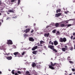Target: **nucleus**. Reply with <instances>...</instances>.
Wrapping results in <instances>:
<instances>
[{
	"instance_id": "f257e3e1",
	"label": "nucleus",
	"mask_w": 75,
	"mask_h": 75,
	"mask_svg": "<svg viewBox=\"0 0 75 75\" xmlns=\"http://www.w3.org/2000/svg\"><path fill=\"white\" fill-rule=\"evenodd\" d=\"M58 65V64L57 63H54L53 64L52 62H51V65H49V68L52 69H54V68L53 67H54V66L57 67Z\"/></svg>"
},
{
	"instance_id": "f03ea898",
	"label": "nucleus",
	"mask_w": 75,
	"mask_h": 75,
	"mask_svg": "<svg viewBox=\"0 0 75 75\" xmlns=\"http://www.w3.org/2000/svg\"><path fill=\"white\" fill-rule=\"evenodd\" d=\"M59 40L60 42H65L67 41V39L66 38H60Z\"/></svg>"
},
{
	"instance_id": "7ed1b4c3",
	"label": "nucleus",
	"mask_w": 75,
	"mask_h": 75,
	"mask_svg": "<svg viewBox=\"0 0 75 75\" xmlns=\"http://www.w3.org/2000/svg\"><path fill=\"white\" fill-rule=\"evenodd\" d=\"M13 54L14 55H15V57H16V56H18L19 57H21L22 56V55H21V54L19 53L18 52H14L13 53Z\"/></svg>"
},
{
	"instance_id": "20e7f679",
	"label": "nucleus",
	"mask_w": 75,
	"mask_h": 75,
	"mask_svg": "<svg viewBox=\"0 0 75 75\" xmlns=\"http://www.w3.org/2000/svg\"><path fill=\"white\" fill-rule=\"evenodd\" d=\"M7 44L8 45H12L13 42L11 40H8L7 42Z\"/></svg>"
},
{
	"instance_id": "39448f33",
	"label": "nucleus",
	"mask_w": 75,
	"mask_h": 75,
	"mask_svg": "<svg viewBox=\"0 0 75 75\" xmlns=\"http://www.w3.org/2000/svg\"><path fill=\"white\" fill-rule=\"evenodd\" d=\"M30 29L29 28H28L27 29H26L25 30H24V32H25L26 33H27L28 32H30Z\"/></svg>"
},
{
	"instance_id": "423d86ee",
	"label": "nucleus",
	"mask_w": 75,
	"mask_h": 75,
	"mask_svg": "<svg viewBox=\"0 0 75 75\" xmlns=\"http://www.w3.org/2000/svg\"><path fill=\"white\" fill-rule=\"evenodd\" d=\"M6 58L8 60H11L12 58V57L11 56H6Z\"/></svg>"
},
{
	"instance_id": "0eeeda50",
	"label": "nucleus",
	"mask_w": 75,
	"mask_h": 75,
	"mask_svg": "<svg viewBox=\"0 0 75 75\" xmlns=\"http://www.w3.org/2000/svg\"><path fill=\"white\" fill-rule=\"evenodd\" d=\"M29 40L30 41H31V42H34L35 40V39H33V38L32 37H30L29 38Z\"/></svg>"
},
{
	"instance_id": "6e6552de",
	"label": "nucleus",
	"mask_w": 75,
	"mask_h": 75,
	"mask_svg": "<svg viewBox=\"0 0 75 75\" xmlns=\"http://www.w3.org/2000/svg\"><path fill=\"white\" fill-rule=\"evenodd\" d=\"M62 15V13H56L55 14V17H59V16H60L61 15Z\"/></svg>"
},
{
	"instance_id": "1a4fd4ad",
	"label": "nucleus",
	"mask_w": 75,
	"mask_h": 75,
	"mask_svg": "<svg viewBox=\"0 0 75 75\" xmlns=\"http://www.w3.org/2000/svg\"><path fill=\"white\" fill-rule=\"evenodd\" d=\"M48 47H50V48L51 49H52L53 50L54 48V46L53 45H49L48 46Z\"/></svg>"
},
{
	"instance_id": "9d476101",
	"label": "nucleus",
	"mask_w": 75,
	"mask_h": 75,
	"mask_svg": "<svg viewBox=\"0 0 75 75\" xmlns=\"http://www.w3.org/2000/svg\"><path fill=\"white\" fill-rule=\"evenodd\" d=\"M50 34L49 33H45L44 34V36L45 37H47V38H48V37L49 36Z\"/></svg>"
},
{
	"instance_id": "9b49d317",
	"label": "nucleus",
	"mask_w": 75,
	"mask_h": 75,
	"mask_svg": "<svg viewBox=\"0 0 75 75\" xmlns=\"http://www.w3.org/2000/svg\"><path fill=\"white\" fill-rule=\"evenodd\" d=\"M37 47H38V46H34L33 47L32 49V50H35L36 49H37Z\"/></svg>"
},
{
	"instance_id": "f8f14e48",
	"label": "nucleus",
	"mask_w": 75,
	"mask_h": 75,
	"mask_svg": "<svg viewBox=\"0 0 75 75\" xmlns=\"http://www.w3.org/2000/svg\"><path fill=\"white\" fill-rule=\"evenodd\" d=\"M15 11V10H13V9H9L8 11V12H12V13H14Z\"/></svg>"
},
{
	"instance_id": "ddd939ff",
	"label": "nucleus",
	"mask_w": 75,
	"mask_h": 75,
	"mask_svg": "<svg viewBox=\"0 0 75 75\" xmlns=\"http://www.w3.org/2000/svg\"><path fill=\"white\" fill-rule=\"evenodd\" d=\"M58 42L57 40H55L54 42V45L56 46L58 44Z\"/></svg>"
},
{
	"instance_id": "4468645a",
	"label": "nucleus",
	"mask_w": 75,
	"mask_h": 75,
	"mask_svg": "<svg viewBox=\"0 0 75 75\" xmlns=\"http://www.w3.org/2000/svg\"><path fill=\"white\" fill-rule=\"evenodd\" d=\"M37 50H34L33 52V54H37Z\"/></svg>"
},
{
	"instance_id": "2eb2a0df",
	"label": "nucleus",
	"mask_w": 75,
	"mask_h": 75,
	"mask_svg": "<svg viewBox=\"0 0 75 75\" xmlns=\"http://www.w3.org/2000/svg\"><path fill=\"white\" fill-rule=\"evenodd\" d=\"M36 66V64L35 63H32V67H35Z\"/></svg>"
},
{
	"instance_id": "dca6fc26",
	"label": "nucleus",
	"mask_w": 75,
	"mask_h": 75,
	"mask_svg": "<svg viewBox=\"0 0 75 75\" xmlns=\"http://www.w3.org/2000/svg\"><path fill=\"white\" fill-rule=\"evenodd\" d=\"M59 25V23H56L55 24V26L56 27H58Z\"/></svg>"
},
{
	"instance_id": "f3484780",
	"label": "nucleus",
	"mask_w": 75,
	"mask_h": 75,
	"mask_svg": "<svg viewBox=\"0 0 75 75\" xmlns=\"http://www.w3.org/2000/svg\"><path fill=\"white\" fill-rule=\"evenodd\" d=\"M71 20H72V21H73L74 19H69V20H68L67 21H66L65 22H66V23H68V21H71Z\"/></svg>"
},
{
	"instance_id": "a211bd4d",
	"label": "nucleus",
	"mask_w": 75,
	"mask_h": 75,
	"mask_svg": "<svg viewBox=\"0 0 75 75\" xmlns=\"http://www.w3.org/2000/svg\"><path fill=\"white\" fill-rule=\"evenodd\" d=\"M71 39H73V40H75V37H74L73 36L71 35Z\"/></svg>"
},
{
	"instance_id": "6ab92c4d",
	"label": "nucleus",
	"mask_w": 75,
	"mask_h": 75,
	"mask_svg": "<svg viewBox=\"0 0 75 75\" xmlns=\"http://www.w3.org/2000/svg\"><path fill=\"white\" fill-rule=\"evenodd\" d=\"M61 10L60 9H57L56 11V13H58V12H61Z\"/></svg>"
},
{
	"instance_id": "aec40b11",
	"label": "nucleus",
	"mask_w": 75,
	"mask_h": 75,
	"mask_svg": "<svg viewBox=\"0 0 75 75\" xmlns=\"http://www.w3.org/2000/svg\"><path fill=\"white\" fill-rule=\"evenodd\" d=\"M62 50L63 51H64V52H65L66 50V49L65 47H62Z\"/></svg>"
},
{
	"instance_id": "412c9836",
	"label": "nucleus",
	"mask_w": 75,
	"mask_h": 75,
	"mask_svg": "<svg viewBox=\"0 0 75 75\" xmlns=\"http://www.w3.org/2000/svg\"><path fill=\"white\" fill-rule=\"evenodd\" d=\"M67 25V28H69V27L72 26V24H68Z\"/></svg>"
},
{
	"instance_id": "4be33fe9",
	"label": "nucleus",
	"mask_w": 75,
	"mask_h": 75,
	"mask_svg": "<svg viewBox=\"0 0 75 75\" xmlns=\"http://www.w3.org/2000/svg\"><path fill=\"white\" fill-rule=\"evenodd\" d=\"M28 36V35H27V34H26V33H25L24 35V36L25 38L26 37H27Z\"/></svg>"
},
{
	"instance_id": "5701e85b",
	"label": "nucleus",
	"mask_w": 75,
	"mask_h": 75,
	"mask_svg": "<svg viewBox=\"0 0 75 75\" xmlns=\"http://www.w3.org/2000/svg\"><path fill=\"white\" fill-rule=\"evenodd\" d=\"M15 70H12L11 72V73H12L13 75H14V74H15Z\"/></svg>"
},
{
	"instance_id": "b1692460",
	"label": "nucleus",
	"mask_w": 75,
	"mask_h": 75,
	"mask_svg": "<svg viewBox=\"0 0 75 75\" xmlns=\"http://www.w3.org/2000/svg\"><path fill=\"white\" fill-rule=\"evenodd\" d=\"M44 43V42L42 40H41L40 41V44H42V43Z\"/></svg>"
},
{
	"instance_id": "393cba45",
	"label": "nucleus",
	"mask_w": 75,
	"mask_h": 75,
	"mask_svg": "<svg viewBox=\"0 0 75 75\" xmlns=\"http://www.w3.org/2000/svg\"><path fill=\"white\" fill-rule=\"evenodd\" d=\"M64 26L65 24H63V23H62V24H61V27H64Z\"/></svg>"
},
{
	"instance_id": "a878e982",
	"label": "nucleus",
	"mask_w": 75,
	"mask_h": 75,
	"mask_svg": "<svg viewBox=\"0 0 75 75\" xmlns=\"http://www.w3.org/2000/svg\"><path fill=\"white\" fill-rule=\"evenodd\" d=\"M53 51H55V52H57V51L55 49H54V46Z\"/></svg>"
},
{
	"instance_id": "bb28decb",
	"label": "nucleus",
	"mask_w": 75,
	"mask_h": 75,
	"mask_svg": "<svg viewBox=\"0 0 75 75\" xmlns=\"http://www.w3.org/2000/svg\"><path fill=\"white\" fill-rule=\"evenodd\" d=\"M25 73L26 74V75H28L29 74H30V72L29 71H27Z\"/></svg>"
},
{
	"instance_id": "cd10ccee",
	"label": "nucleus",
	"mask_w": 75,
	"mask_h": 75,
	"mask_svg": "<svg viewBox=\"0 0 75 75\" xmlns=\"http://www.w3.org/2000/svg\"><path fill=\"white\" fill-rule=\"evenodd\" d=\"M35 31H37V29H38V28H37L35 27Z\"/></svg>"
},
{
	"instance_id": "c85d7f7f",
	"label": "nucleus",
	"mask_w": 75,
	"mask_h": 75,
	"mask_svg": "<svg viewBox=\"0 0 75 75\" xmlns=\"http://www.w3.org/2000/svg\"><path fill=\"white\" fill-rule=\"evenodd\" d=\"M56 31V29H54L53 30H52V32L53 33H55Z\"/></svg>"
},
{
	"instance_id": "c756f323",
	"label": "nucleus",
	"mask_w": 75,
	"mask_h": 75,
	"mask_svg": "<svg viewBox=\"0 0 75 75\" xmlns=\"http://www.w3.org/2000/svg\"><path fill=\"white\" fill-rule=\"evenodd\" d=\"M21 1L20 0H18V4L19 5Z\"/></svg>"
},
{
	"instance_id": "7c9ffc66",
	"label": "nucleus",
	"mask_w": 75,
	"mask_h": 75,
	"mask_svg": "<svg viewBox=\"0 0 75 75\" xmlns=\"http://www.w3.org/2000/svg\"><path fill=\"white\" fill-rule=\"evenodd\" d=\"M69 62H70V64H74L73 62H72V61H69Z\"/></svg>"
},
{
	"instance_id": "2f4dec72",
	"label": "nucleus",
	"mask_w": 75,
	"mask_h": 75,
	"mask_svg": "<svg viewBox=\"0 0 75 75\" xmlns=\"http://www.w3.org/2000/svg\"><path fill=\"white\" fill-rule=\"evenodd\" d=\"M25 54V52H23V53L21 54L22 55H24V54Z\"/></svg>"
},
{
	"instance_id": "473e14b6",
	"label": "nucleus",
	"mask_w": 75,
	"mask_h": 75,
	"mask_svg": "<svg viewBox=\"0 0 75 75\" xmlns=\"http://www.w3.org/2000/svg\"><path fill=\"white\" fill-rule=\"evenodd\" d=\"M17 72L18 73V74H21V72H20V71H18Z\"/></svg>"
},
{
	"instance_id": "72a5a7b5",
	"label": "nucleus",
	"mask_w": 75,
	"mask_h": 75,
	"mask_svg": "<svg viewBox=\"0 0 75 75\" xmlns=\"http://www.w3.org/2000/svg\"><path fill=\"white\" fill-rule=\"evenodd\" d=\"M60 33L59 32V31H57V34H58V35H59L60 34Z\"/></svg>"
},
{
	"instance_id": "f704fd0d",
	"label": "nucleus",
	"mask_w": 75,
	"mask_h": 75,
	"mask_svg": "<svg viewBox=\"0 0 75 75\" xmlns=\"http://www.w3.org/2000/svg\"><path fill=\"white\" fill-rule=\"evenodd\" d=\"M11 19L10 18L8 17L6 18V20H10Z\"/></svg>"
},
{
	"instance_id": "c9c22d12",
	"label": "nucleus",
	"mask_w": 75,
	"mask_h": 75,
	"mask_svg": "<svg viewBox=\"0 0 75 75\" xmlns=\"http://www.w3.org/2000/svg\"><path fill=\"white\" fill-rule=\"evenodd\" d=\"M72 71L74 72L75 71V69H74V68H73V69H72Z\"/></svg>"
},
{
	"instance_id": "e433bc0d",
	"label": "nucleus",
	"mask_w": 75,
	"mask_h": 75,
	"mask_svg": "<svg viewBox=\"0 0 75 75\" xmlns=\"http://www.w3.org/2000/svg\"><path fill=\"white\" fill-rule=\"evenodd\" d=\"M65 47L66 50H67L68 49V46H65Z\"/></svg>"
},
{
	"instance_id": "4c0bfd02",
	"label": "nucleus",
	"mask_w": 75,
	"mask_h": 75,
	"mask_svg": "<svg viewBox=\"0 0 75 75\" xmlns=\"http://www.w3.org/2000/svg\"><path fill=\"white\" fill-rule=\"evenodd\" d=\"M15 1H16V0H11V2H14Z\"/></svg>"
},
{
	"instance_id": "58836bf2",
	"label": "nucleus",
	"mask_w": 75,
	"mask_h": 75,
	"mask_svg": "<svg viewBox=\"0 0 75 75\" xmlns=\"http://www.w3.org/2000/svg\"><path fill=\"white\" fill-rule=\"evenodd\" d=\"M34 31V30L33 29V30H31V33H33V32Z\"/></svg>"
},
{
	"instance_id": "ea45409f",
	"label": "nucleus",
	"mask_w": 75,
	"mask_h": 75,
	"mask_svg": "<svg viewBox=\"0 0 75 75\" xmlns=\"http://www.w3.org/2000/svg\"><path fill=\"white\" fill-rule=\"evenodd\" d=\"M70 58V56H68V59H69Z\"/></svg>"
},
{
	"instance_id": "a19ab883",
	"label": "nucleus",
	"mask_w": 75,
	"mask_h": 75,
	"mask_svg": "<svg viewBox=\"0 0 75 75\" xmlns=\"http://www.w3.org/2000/svg\"><path fill=\"white\" fill-rule=\"evenodd\" d=\"M15 75H18V73H16L15 74Z\"/></svg>"
},
{
	"instance_id": "79ce46f5",
	"label": "nucleus",
	"mask_w": 75,
	"mask_h": 75,
	"mask_svg": "<svg viewBox=\"0 0 75 75\" xmlns=\"http://www.w3.org/2000/svg\"><path fill=\"white\" fill-rule=\"evenodd\" d=\"M73 47H71L70 48V50H73Z\"/></svg>"
},
{
	"instance_id": "37998d69",
	"label": "nucleus",
	"mask_w": 75,
	"mask_h": 75,
	"mask_svg": "<svg viewBox=\"0 0 75 75\" xmlns=\"http://www.w3.org/2000/svg\"><path fill=\"white\" fill-rule=\"evenodd\" d=\"M51 42H52L51 40H50V41L49 42V43L50 44H51Z\"/></svg>"
},
{
	"instance_id": "c03bdc74",
	"label": "nucleus",
	"mask_w": 75,
	"mask_h": 75,
	"mask_svg": "<svg viewBox=\"0 0 75 75\" xmlns=\"http://www.w3.org/2000/svg\"><path fill=\"white\" fill-rule=\"evenodd\" d=\"M73 35H75V33L74 32V33H73Z\"/></svg>"
},
{
	"instance_id": "a18cd8bd",
	"label": "nucleus",
	"mask_w": 75,
	"mask_h": 75,
	"mask_svg": "<svg viewBox=\"0 0 75 75\" xmlns=\"http://www.w3.org/2000/svg\"><path fill=\"white\" fill-rule=\"evenodd\" d=\"M36 25V23H34V26H35Z\"/></svg>"
},
{
	"instance_id": "49530a36",
	"label": "nucleus",
	"mask_w": 75,
	"mask_h": 75,
	"mask_svg": "<svg viewBox=\"0 0 75 75\" xmlns=\"http://www.w3.org/2000/svg\"><path fill=\"white\" fill-rule=\"evenodd\" d=\"M37 68H38V67H39V68H40V66H37Z\"/></svg>"
},
{
	"instance_id": "de8ad7c7",
	"label": "nucleus",
	"mask_w": 75,
	"mask_h": 75,
	"mask_svg": "<svg viewBox=\"0 0 75 75\" xmlns=\"http://www.w3.org/2000/svg\"><path fill=\"white\" fill-rule=\"evenodd\" d=\"M9 54H10V53H8V54H6L8 55H9Z\"/></svg>"
},
{
	"instance_id": "09e8293b",
	"label": "nucleus",
	"mask_w": 75,
	"mask_h": 75,
	"mask_svg": "<svg viewBox=\"0 0 75 75\" xmlns=\"http://www.w3.org/2000/svg\"><path fill=\"white\" fill-rule=\"evenodd\" d=\"M50 26H46V28H49V27Z\"/></svg>"
},
{
	"instance_id": "8fccbe9b",
	"label": "nucleus",
	"mask_w": 75,
	"mask_h": 75,
	"mask_svg": "<svg viewBox=\"0 0 75 75\" xmlns=\"http://www.w3.org/2000/svg\"><path fill=\"white\" fill-rule=\"evenodd\" d=\"M51 44H52V45H53V44H54V43H53V42H51Z\"/></svg>"
},
{
	"instance_id": "3c124183",
	"label": "nucleus",
	"mask_w": 75,
	"mask_h": 75,
	"mask_svg": "<svg viewBox=\"0 0 75 75\" xmlns=\"http://www.w3.org/2000/svg\"><path fill=\"white\" fill-rule=\"evenodd\" d=\"M16 17H17V16H15V17H13V18H16Z\"/></svg>"
},
{
	"instance_id": "603ef678",
	"label": "nucleus",
	"mask_w": 75,
	"mask_h": 75,
	"mask_svg": "<svg viewBox=\"0 0 75 75\" xmlns=\"http://www.w3.org/2000/svg\"><path fill=\"white\" fill-rule=\"evenodd\" d=\"M2 73V72H1V71H0V74H1Z\"/></svg>"
},
{
	"instance_id": "864d4df0",
	"label": "nucleus",
	"mask_w": 75,
	"mask_h": 75,
	"mask_svg": "<svg viewBox=\"0 0 75 75\" xmlns=\"http://www.w3.org/2000/svg\"><path fill=\"white\" fill-rule=\"evenodd\" d=\"M38 46H40V44H39L38 43Z\"/></svg>"
},
{
	"instance_id": "5fc2aeb1",
	"label": "nucleus",
	"mask_w": 75,
	"mask_h": 75,
	"mask_svg": "<svg viewBox=\"0 0 75 75\" xmlns=\"http://www.w3.org/2000/svg\"><path fill=\"white\" fill-rule=\"evenodd\" d=\"M28 26H25V27L26 28H27Z\"/></svg>"
},
{
	"instance_id": "6e6d98bb",
	"label": "nucleus",
	"mask_w": 75,
	"mask_h": 75,
	"mask_svg": "<svg viewBox=\"0 0 75 75\" xmlns=\"http://www.w3.org/2000/svg\"><path fill=\"white\" fill-rule=\"evenodd\" d=\"M1 22H0V26H1Z\"/></svg>"
},
{
	"instance_id": "4d7b16f0",
	"label": "nucleus",
	"mask_w": 75,
	"mask_h": 75,
	"mask_svg": "<svg viewBox=\"0 0 75 75\" xmlns=\"http://www.w3.org/2000/svg\"><path fill=\"white\" fill-rule=\"evenodd\" d=\"M1 12H0V16H1Z\"/></svg>"
},
{
	"instance_id": "13d9d810",
	"label": "nucleus",
	"mask_w": 75,
	"mask_h": 75,
	"mask_svg": "<svg viewBox=\"0 0 75 75\" xmlns=\"http://www.w3.org/2000/svg\"><path fill=\"white\" fill-rule=\"evenodd\" d=\"M1 4V1H0V5Z\"/></svg>"
},
{
	"instance_id": "bf43d9fd",
	"label": "nucleus",
	"mask_w": 75,
	"mask_h": 75,
	"mask_svg": "<svg viewBox=\"0 0 75 75\" xmlns=\"http://www.w3.org/2000/svg\"><path fill=\"white\" fill-rule=\"evenodd\" d=\"M30 75V74H28V75Z\"/></svg>"
},
{
	"instance_id": "052dcab7",
	"label": "nucleus",
	"mask_w": 75,
	"mask_h": 75,
	"mask_svg": "<svg viewBox=\"0 0 75 75\" xmlns=\"http://www.w3.org/2000/svg\"><path fill=\"white\" fill-rule=\"evenodd\" d=\"M40 46H42V44H40Z\"/></svg>"
},
{
	"instance_id": "680f3d73",
	"label": "nucleus",
	"mask_w": 75,
	"mask_h": 75,
	"mask_svg": "<svg viewBox=\"0 0 75 75\" xmlns=\"http://www.w3.org/2000/svg\"><path fill=\"white\" fill-rule=\"evenodd\" d=\"M10 13H9L8 12V14H9Z\"/></svg>"
},
{
	"instance_id": "e2e57ef3",
	"label": "nucleus",
	"mask_w": 75,
	"mask_h": 75,
	"mask_svg": "<svg viewBox=\"0 0 75 75\" xmlns=\"http://www.w3.org/2000/svg\"><path fill=\"white\" fill-rule=\"evenodd\" d=\"M69 75H71V74H69Z\"/></svg>"
},
{
	"instance_id": "0e129e2a",
	"label": "nucleus",
	"mask_w": 75,
	"mask_h": 75,
	"mask_svg": "<svg viewBox=\"0 0 75 75\" xmlns=\"http://www.w3.org/2000/svg\"><path fill=\"white\" fill-rule=\"evenodd\" d=\"M45 47L46 48V46H45Z\"/></svg>"
},
{
	"instance_id": "69168bd1",
	"label": "nucleus",
	"mask_w": 75,
	"mask_h": 75,
	"mask_svg": "<svg viewBox=\"0 0 75 75\" xmlns=\"http://www.w3.org/2000/svg\"><path fill=\"white\" fill-rule=\"evenodd\" d=\"M74 49H75V45H74Z\"/></svg>"
},
{
	"instance_id": "338daca9",
	"label": "nucleus",
	"mask_w": 75,
	"mask_h": 75,
	"mask_svg": "<svg viewBox=\"0 0 75 75\" xmlns=\"http://www.w3.org/2000/svg\"><path fill=\"white\" fill-rule=\"evenodd\" d=\"M2 22H3V20H2Z\"/></svg>"
},
{
	"instance_id": "774afa93",
	"label": "nucleus",
	"mask_w": 75,
	"mask_h": 75,
	"mask_svg": "<svg viewBox=\"0 0 75 75\" xmlns=\"http://www.w3.org/2000/svg\"><path fill=\"white\" fill-rule=\"evenodd\" d=\"M74 74H75V73H74Z\"/></svg>"
}]
</instances>
